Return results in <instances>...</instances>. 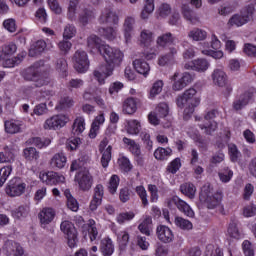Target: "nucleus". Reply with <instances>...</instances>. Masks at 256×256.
<instances>
[{
  "label": "nucleus",
  "mask_w": 256,
  "mask_h": 256,
  "mask_svg": "<svg viewBox=\"0 0 256 256\" xmlns=\"http://www.w3.org/2000/svg\"><path fill=\"white\" fill-rule=\"evenodd\" d=\"M88 47L96 49L100 55H102L106 61V65L102 68V72L95 70L93 75L98 81L99 85H105V79L113 75L115 71V65H119L123 61V52L119 49L110 47L107 44H103L101 38L97 35H91L87 39Z\"/></svg>",
  "instance_id": "f257e3e1"
},
{
  "label": "nucleus",
  "mask_w": 256,
  "mask_h": 256,
  "mask_svg": "<svg viewBox=\"0 0 256 256\" xmlns=\"http://www.w3.org/2000/svg\"><path fill=\"white\" fill-rule=\"evenodd\" d=\"M195 95H197V90L190 88L176 99L177 107L184 109L185 115H193V113H195V107H199L201 99L195 97Z\"/></svg>",
  "instance_id": "f03ea898"
},
{
  "label": "nucleus",
  "mask_w": 256,
  "mask_h": 256,
  "mask_svg": "<svg viewBox=\"0 0 256 256\" xmlns=\"http://www.w3.org/2000/svg\"><path fill=\"white\" fill-rule=\"evenodd\" d=\"M199 200L201 203H204L208 209H215V207H219L223 201V192H213V186H211V184H205L200 190Z\"/></svg>",
  "instance_id": "7ed1b4c3"
},
{
  "label": "nucleus",
  "mask_w": 256,
  "mask_h": 256,
  "mask_svg": "<svg viewBox=\"0 0 256 256\" xmlns=\"http://www.w3.org/2000/svg\"><path fill=\"white\" fill-rule=\"evenodd\" d=\"M22 77L25 81H33L35 83V87L49 85V81H51L48 76L41 75V68H39V64L37 63L22 71Z\"/></svg>",
  "instance_id": "20e7f679"
},
{
  "label": "nucleus",
  "mask_w": 256,
  "mask_h": 256,
  "mask_svg": "<svg viewBox=\"0 0 256 256\" xmlns=\"http://www.w3.org/2000/svg\"><path fill=\"white\" fill-rule=\"evenodd\" d=\"M255 13V5L249 4L242 8L240 14H234L228 21L229 27H243L247 25L249 21L253 20V14Z\"/></svg>",
  "instance_id": "39448f33"
},
{
  "label": "nucleus",
  "mask_w": 256,
  "mask_h": 256,
  "mask_svg": "<svg viewBox=\"0 0 256 256\" xmlns=\"http://www.w3.org/2000/svg\"><path fill=\"white\" fill-rule=\"evenodd\" d=\"M26 189L27 184L23 179L14 177L8 182L5 188V193L8 197H21V195L25 193Z\"/></svg>",
  "instance_id": "423d86ee"
},
{
  "label": "nucleus",
  "mask_w": 256,
  "mask_h": 256,
  "mask_svg": "<svg viewBox=\"0 0 256 256\" xmlns=\"http://www.w3.org/2000/svg\"><path fill=\"white\" fill-rule=\"evenodd\" d=\"M219 115V111H217V109H213L208 111L205 116V123H201L198 125V127H200V129L206 133V135H212L213 133H215V131H217V127L218 124L215 120L217 116Z\"/></svg>",
  "instance_id": "0eeeda50"
},
{
  "label": "nucleus",
  "mask_w": 256,
  "mask_h": 256,
  "mask_svg": "<svg viewBox=\"0 0 256 256\" xmlns=\"http://www.w3.org/2000/svg\"><path fill=\"white\" fill-rule=\"evenodd\" d=\"M74 181L80 191H90L91 187H93V175L89 170H81L76 173Z\"/></svg>",
  "instance_id": "6e6552de"
},
{
  "label": "nucleus",
  "mask_w": 256,
  "mask_h": 256,
  "mask_svg": "<svg viewBox=\"0 0 256 256\" xmlns=\"http://www.w3.org/2000/svg\"><path fill=\"white\" fill-rule=\"evenodd\" d=\"M74 69L78 73H87L89 71V57L87 52L83 50H78L74 54Z\"/></svg>",
  "instance_id": "1a4fd4ad"
},
{
  "label": "nucleus",
  "mask_w": 256,
  "mask_h": 256,
  "mask_svg": "<svg viewBox=\"0 0 256 256\" xmlns=\"http://www.w3.org/2000/svg\"><path fill=\"white\" fill-rule=\"evenodd\" d=\"M60 229L67 236L68 246L73 249L77 245V230H75V226L69 221H64L61 223Z\"/></svg>",
  "instance_id": "9d476101"
},
{
  "label": "nucleus",
  "mask_w": 256,
  "mask_h": 256,
  "mask_svg": "<svg viewBox=\"0 0 256 256\" xmlns=\"http://www.w3.org/2000/svg\"><path fill=\"white\" fill-rule=\"evenodd\" d=\"M171 79L174 82L172 85L173 91H183L193 81V76L188 72H184L179 78V72H176Z\"/></svg>",
  "instance_id": "9b49d317"
},
{
  "label": "nucleus",
  "mask_w": 256,
  "mask_h": 256,
  "mask_svg": "<svg viewBox=\"0 0 256 256\" xmlns=\"http://www.w3.org/2000/svg\"><path fill=\"white\" fill-rule=\"evenodd\" d=\"M40 180L50 186L61 185V183H65V176L54 171L41 172Z\"/></svg>",
  "instance_id": "f8f14e48"
},
{
  "label": "nucleus",
  "mask_w": 256,
  "mask_h": 256,
  "mask_svg": "<svg viewBox=\"0 0 256 256\" xmlns=\"http://www.w3.org/2000/svg\"><path fill=\"white\" fill-rule=\"evenodd\" d=\"M211 47L214 50L204 49L202 50V55L213 57V59H222L223 51L219 50L221 49V40H219L215 34H213L211 38Z\"/></svg>",
  "instance_id": "ddd939ff"
},
{
  "label": "nucleus",
  "mask_w": 256,
  "mask_h": 256,
  "mask_svg": "<svg viewBox=\"0 0 256 256\" xmlns=\"http://www.w3.org/2000/svg\"><path fill=\"white\" fill-rule=\"evenodd\" d=\"M65 125H67V117L65 115H55L45 121L44 129H53L55 131L65 127Z\"/></svg>",
  "instance_id": "4468645a"
},
{
  "label": "nucleus",
  "mask_w": 256,
  "mask_h": 256,
  "mask_svg": "<svg viewBox=\"0 0 256 256\" xmlns=\"http://www.w3.org/2000/svg\"><path fill=\"white\" fill-rule=\"evenodd\" d=\"M143 94H139V98L129 97L123 102L122 111L125 115H133L137 112V105L141 103Z\"/></svg>",
  "instance_id": "2eb2a0df"
},
{
  "label": "nucleus",
  "mask_w": 256,
  "mask_h": 256,
  "mask_svg": "<svg viewBox=\"0 0 256 256\" xmlns=\"http://www.w3.org/2000/svg\"><path fill=\"white\" fill-rule=\"evenodd\" d=\"M156 235L161 243H173V239H175L173 230L165 225H160L156 228Z\"/></svg>",
  "instance_id": "dca6fc26"
},
{
  "label": "nucleus",
  "mask_w": 256,
  "mask_h": 256,
  "mask_svg": "<svg viewBox=\"0 0 256 256\" xmlns=\"http://www.w3.org/2000/svg\"><path fill=\"white\" fill-rule=\"evenodd\" d=\"M105 147H107V141L102 140L99 145V151L102 153L100 163L104 169H107L109 167V163H111V153L113 151V147L111 145H109L106 149Z\"/></svg>",
  "instance_id": "f3484780"
},
{
  "label": "nucleus",
  "mask_w": 256,
  "mask_h": 256,
  "mask_svg": "<svg viewBox=\"0 0 256 256\" xmlns=\"http://www.w3.org/2000/svg\"><path fill=\"white\" fill-rule=\"evenodd\" d=\"M253 97V91H245L242 95H240L238 98L234 100L233 109H235V111H241L243 107H246V105H249V103L253 101Z\"/></svg>",
  "instance_id": "a211bd4d"
},
{
  "label": "nucleus",
  "mask_w": 256,
  "mask_h": 256,
  "mask_svg": "<svg viewBox=\"0 0 256 256\" xmlns=\"http://www.w3.org/2000/svg\"><path fill=\"white\" fill-rule=\"evenodd\" d=\"M55 210L53 208H43L38 214V219L40 220L41 227H47L50 223H53L55 219Z\"/></svg>",
  "instance_id": "6ab92c4d"
},
{
  "label": "nucleus",
  "mask_w": 256,
  "mask_h": 256,
  "mask_svg": "<svg viewBox=\"0 0 256 256\" xmlns=\"http://www.w3.org/2000/svg\"><path fill=\"white\" fill-rule=\"evenodd\" d=\"M172 203H174L177 209H179L181 213H184V215H186L187 217H195V212L193 211V209H191V206H189L187 202L179 198V196H173Z\"/></svg>",
  "instance_id": "aec40b11"
},
{
  "label": "nucleus",
  "mask_w": 256,
  "mask_h": 256,
  "mask_svg": "<svg viewBox=\"0 0 256 256\" xmlns=\"http://www.w3.org/2000/svg\"><path fill=\"white\" fill-rule=\"evenodd\" d=\"M185 69H191L192 71L203 72L209 69V62L206 59L199 58L194 61L188 62L184 65Z\"/></svg>",
  "instance_id": "412c9836"
},
{
  "label": "nucleus",
  "mask_w": 256,
  "mask_h": 256,
  "mask_svg": "<svg viewBox=\"0 0 256 256\" xmlns=\"http://www.w3.org/2000/svg\"><path fill=\"white\" fill-rule=\"evenodd\" d=\"M100 23H110L112 25L119 24V16L117 13L111 11V9H104L99 18Z\"/></svg>",
  "instance_id": "4be33fe9"
},
{
  "label": "nucleus",
  "mask_w": 256,
  "mask_h": 256,
  "mask_svg": "<svg viewBox=\"0 0 256 256\" xmlns=\"http://www.w3.org/2000/svg\"><path fill=\"white\" fill-rule=\"evenodd\" d=\"M29 213H31V208L27 204H22L11 210L13 219H17L18 221L27 219V217H29Z\"/></svg>",
  "instance_id": "5701e85b"
},
{
  "label": "nucleus",
  "mask_w": 256,
  "mask_h": 256,
  "mask_svg": "<svg viewBox=\"0 0 256 256\" xmlns=\"http://www.w3.org/2000/svg\"><path fill=\"white\" fill-rule=\"evenodd\" d=\"M21 127H23V122L21 120H6L4 122V129L6 133L10 135H15L21 133Z\"/></svg>",
  "instance_id": "b1692460"
},
{
  "label": "nucleus",
  "mask_w": 256,
  "mask_h": 256,
  "mask_svg": "<svg viewBox=\"0 0 256 256\" xmlns=\"http://www.w3.org/2000/svg\"><path fill=\"white\" fill-rule=\"evenodd\" d=\"M17 53V44L14 42H9L7 44H4L0 48V63L2 61H5L7 57H11L12 55H15Z\"/></svg>",
  "instance_id": "393cba45"
},
{
  "label": "nucleus",
  "mask_w": 256,
  "mask_h": 256,
  "mask_svg": "<svg viewBox=\"0 0 256 256\" xmlns=\"http://www.w3.org/2000/svg\"><path fill=\"white\" fill-rule=\"evenodd\" d=\"M100 251L103 256L113 255V253H115V245H113V240H111L109 237L103 238L100 242Z\"/></svg>",
  "instance_id": "a878e982"
},
{
  "label": "nucleus",
  "mask_w": 256,
  "mask_h": 256,
  "mask_svg": "<svg viewBox=\"0 0 256 256\" xmlns=\"http://www.w3.org/2000/svg\"><path fill=\"white\" fill-rule=\"evenodd\" d=\"M133 67L137 73L143 75L144 77H147V75H149V71H151V66H149V63L141 58L133 61Z\"/></svg>",
  "instance_id": "bb28decb"
},
{
  "label": "nucleus",
  "mask_w": 256,
  "mask_h": 256,
  "mask_svg": "<svg viewBox=\"0 0 256 256\" xmlns=\"http://www.w3.org/2000/svg\"><path fill=\"white\" fill-rule=\"evenodd\" d=\"M105 123V114L101 113L96 116L91 124L89 137L90 139H95L97 137V131H99V127Z\"/></svg>",
  "instance_id": "cd10ccee"
},
{
  "label": "nucleus",
  "mask_w": 256,
  "mask_h": 256,
  "mask_svg": "<svg viewBox=\"0 0 256 256\" xmlns=\"http://www.w3.org/2000/svg\"><path fill=\"white\" fill-rule=\"evenodd\" d=\"M6 249L7 253L13 256H23L25 254V250L23 249L21 244L13 240H9L6 243Z\"/></svg>",
  "instance_id": "c85d7f7f"
},
{
  "label": "nucleus",
  "mask_w": 256,
  "mask_h": 256,
  "mask_svg": "<svg viewBox=\"0 0 256 256\" xmlns=\"http://www.w3.org/2000/svg\"><path fill=\"white\" fill-rule=\"evenodd\" d=\"M197 192V188L195 184L191 182H185L180 185V193L188 197V199H195V193Z\"/></svg>",
  "instance_id": "c756f323"
},
{
  "label": "nucleus",
  "mask_w": 256,
  "mask_h": 256,
  "mask_svg": "<svg viewBox=\"0 0 256 256\" xmlns=\"http://www.w3.org/2000/svg\"><path fill=\"white\" fill-rule=\"evenodd\" d=\"M50 165L56 169H63L67 165V156L62 152L55 154L50 161Z\"/></svg>",
  "instance_id": "7c9ffc66"
},
{
  "label": "nucleus",
  "mask_w": 256,
  "mask_h": 256,
  "mask_svg": "<svg viewBox=\"0 0 256 256\" xmlns=\"http://www.w3.org/2000/svg\"><path fill=\"white\" fill-rule=\"evenodd\" d=\"M23 157L29 163H37L39 161V151L35 147H27L23 150Z\"/></svg>",
  "instance_id": "2f4dec72"
},
{
  "label": "nucleus",
  "mask_w": 256,
  "mask_h": 256,
  "mask_svg": "<svg viewBox=\"0 0 256 256\" xmlns=\"http://www.w3.org/2000/svg\"><path fill=\"white\" fill-rule=\"evenodd\" d=\"M212 79L218 87H225L227 85V74L223 70H214Z\"/></svg>",
  "instance_id": "473e14b6"
},
{
  "label": "nucleus",
  "mask_w": 256,
  "mask_h": 256,
  "mask_svg": "<svg viewBox=\"0 0 256 256\" xmlns=\"http://www.w3.org/2000/svg\"><path fill=\"white\" fill-rule=\"evenodd\" d=\"M133 25H135V18L127 17L124 21V37H125L126 43H129L131 41V35L133 33Z\"/></svg>",
  "instance_id": "72a5a7b5"
},
{
  "label": "nucleus",
  "mask_w": 256,
  "mask_h": 256,
  "mask_svg": "<svg viewBox=\"0 0 256 256\" xmlns=\"http://www.w3.org/2000/svg\"><path fill=\"white\" fill-rule=\"evenodd\" d=\"M174 225L181 229V231H191L193 230V222L185 219L181 216H176L174 219Z\"/></svg>",
  "instance_id": "f704fd0d"
},
{
  "label": "nucleus",
  "mask_w": 256,
  "mask_h": 256,
  "mask_svg": "<svg viewBox=\"0 0 256 256\" xmlns=\"http://www.w3.org/2000/svg\"><path fill=\"white\" fill-rule=\"evenodd\" d=\"M171 155H173V150L171 148L158 147L154 151V157L157 161H167Z\"/></svg>",
  "instance_id": "c9c22d12"
},
{
  "label": "nucleus",
  "mask_w": 256,
  "mask_h": 256,
  "mask_svg": "<svg viewBox=\"0 0 256 256\" xmlns=\"http://www.w3.org/2000/svg\"><path fill=\"white\" fill-rule=\"evenodd\" d=\"M24 59V56L21 54H18L17 56L13 58H5L1 61L2 67L5 69H11L13 67H17V65H20Z\"/></svg>",
  "instance_id": "e433bc0d"
},
{
  "label": "nucleus",
  "mask_w": 256,
  "mask_h": 256,
  "mask_svg": "<svg viewBox=\"0 0 256 256\" xmlns=\"http://www.w3.org/2000/svg\"><path fill=\"white\" fill-rule=\"evenodd\" d=\"M85 131V117L78 116L75 118L72 125V133L73 135H81Z\"/></svg>",
  "instance_id": "4c0bfd02"
},
{
  "label": "nucleus",
  "mask_w": 256,
  "mask_h": 256,
  "mask_svg": "<svg viewBox=\"0 0 256 256\" xmlns=\"http://www.w3.org/2000/svg\"><path fill=\"white\" fill-rule=\"evenodd\" d=\"M175 55H177V49L171 48L170 53L159 58L158 65H160V67H165V65L173 63V61H175Z\"/></svg>",
  "instance_id": "58836bf2"
},
{
  "label": "nucleus",
  "mask_w": 256,
  "mask_h": 256,
  "mask_svg": "<svg viewBox=\"0 0 256 256\" xmlns=\"http://www.w3.org/2000/svg\"><path fill=\"white\" fill-rule=\"evenodd\" d=\"M173 41H175V38H173V34L171 32H167L165 34H162L157 38V45L158 47H168V45H173Z\"/></svg>",
  "instance_id": "ea45409f"
},
{
  "label": "nucleus",
  "mask_w": 256,
  "mask_h": 256,
  "mask_svg": "<svg viewBox=\"0 0 256 256\" xmlns=\"http://www.w3.org/2000/svg\"><path fill=\"white\" fill-rule=\"evenodd\" d=\"M151 225H153V220L151 219V217H147L138 225V229L140 233H142V235H146V237H150Z\"/></svg>",
  "instance_id": "a19ab883"
},
{
  "label": "nucleus",
  "mask_w": 256,
  "mask_h": 256,
  "mask_svg": "<svg viewBox=\"0 0 256 256\" xmlns=\"http://www.w3.org/2000/svg\"><path fill=\"white\" fill-rule=\"evenodd\" d=\"M151 43H153V32L149 30H142L140 34L141 46L149 49V47H151Z\"/></svg>",
  "instance_id": "79ce46f5"
},
{
  "label": "nucleus",
  "mask_w": 256,
  "mask_h": 256,
  "mask_svg": "<svg viewBox=\"0 0 256 256\" xmlns=\"http://www.w3.org/2000/svg\"><path fill=\"white\" fill-rule=\"evenodd\" d=\"M121 183V178L119 175L114 174L110 177L108 182V192L110 195H115L117 193V189H119V184Z\"/></svg>",
  "instance_id": "37998d69"
},
{
  "label": "nucleus",
  "mask_w": 256,
  "mask_h": 256,
  "mask_svg": "<svg viewBox=\"0 0 256 256\" xmlns=\"http://www.w3.org/2000/svg\"><path fill=\"white\" fill-rule=\"evenodd\" d=\"M98 33L101 35V37H104V39H107L108 41H113L115 37H117V30H115L113 27H101L98 29Z\"/></svg>",
  "instance_id": "c03bdc74"
},
{
  "label": "nucleus",
  "mask_w": 256,
  "mask_h": 256,
  "mask_svg": "<svg viewBox=\"0 0 256 256\" xmlns=\"http://www.w3.org/2000/svg\"><path fill=\"white\" fill-rule=\"evenodd\" d=\"M91 19H95V13L89 8L83 9L82 12L79 14V22L82 23L84 27L85 25H88Z\"/></svg>",
  "instance_id": "a18cd8bd"
},
{
  "label": "nucleus",
  "mask_w": 256,
  "mask_h": 256,
  "mask_svg": "<svg viewBox=\"0 0 256 256\" xmlns=\"http://www.w3.org/2000/svg\"><path fill=\"white\" fill-rule=\"evenodd\" d=\"M47 48V42L45 40H38L31 47L29 53L30 55H41Z\"/></svg>",
  "instance_id": "49530a36"
},
{
  "label": "nucleus",
  "mask_w": 256,
  "mask_h": 256,
  "mask_svg": "<svg viewBox=\"0 0 256 256\" xmlns=\"http://www.w3.org/2000/svg\"><path fill=\"white\" fill-rule=\"evenodd\" d=\"M135 192L138 195L139 199L141 200L142 206L148 207L149 199H148L147 190L145 189V186L143 185L136 186Z\"/></svg>",
  "instance_id": "de8ad7c7"
},
{
  "label": "nucleus",
  "mask_w": 256,
  "mask_h": 256,
  "mask_svg": "<svg viewBox=\"0 0 256 256\" xmlns=\"http://www.w3.org/2000/svg\"><path fill=\"white\" fill-rule=\"evenodd\" d=\"M123 143H125V145H128L129 151H130V153H132V155H134V157L136 155L141 154V147L137 144V142H135V140L124 137Z\"/></svg>",
  "instance_id": "09e8293b"
},
{
  "label": "nucleus",
  "mask_w": 256,
  "mask_h": 256,
  "mask_svg": "<svg viewBox=\"0 0 256 256\" xmlns=\"http://www.w3.org/2000/svg\"><path fill=\"white\" fill-rule=\"evenodd\" d=\"M65 197L67 198V207L70 209V211L77 212L79 211V202H77V199L71 195V192L69 190H66L64 192Z\"/></svg>",
  "instance_id": "8fccbe9b"
},
{
  "label": "nucleus",
  "mask_w": 256,
  "mask_h": 256,
  "mask_svg": "<svg viewBox=\"0 0 256 256\" xmlns=\"http://www.w3.org/2000/svg\"><path fill=\"white\" fill-rule=\"evenodd\" d=\"M155 11V0H145L144 8L141 12L142 19H149V15Z\"/></svg>",
  "instance_id": "3c124183"
},
{
  "label": "nucleus",
  "mask_w": 256,
  "mask_h": 256,
  "mask_svg": "<svg viewBox=\"0 0 256 256\" xmlns=\"http://www.w3.org/2000/svg\"><path fill=\"white\" fill-rule=\"evenodd\" d=\"M118 165L123 173H129L133 170V164H131V160L126 156L118 158Z\"/></svg>",
  "instance_id": "603ef678"
},
{
  "label": "nucleus",
  "mask_w": 256,
  "mask_h": 256,
  "mask_svg": "<svg viewBox=\"0 0 256 256\" xmlns=\"http://www.w3.org/2000/svg\"><path fill=\"white\" fill-rule=\"evenodd\" d=\"M163 80H157L153 83L148 98L149 99H155V97H157V95H159L161 93V91H163Z\"/></svg>",
  "instance_id": "864d4df0"
},
{
  "label": "nucleus",
  "mask_w": 256,
  "mask_h": 256,
  "mask_svg": "<svg viewBox=\"0 0 256 256\" xmlns=\"http://www.w3.org/2000/svg\"><path fill=\"white\" fill-rule=\"evenodd\" d=\"M183 167V164L181 163V158L177 157L173 159L166 167L167 173H171V175H175L179 169Z\"/></svg>",
  "instance_id": "5fc2aeb1"
},
{
  "label": "nucleus",
  "mask_w": 256,
  "mask_h": 256,
  "mask_svg": "<svg viewBox=\"0 0 256 256\" xmlns=\"http://www.w3.org/2000/svg\"><path fill=\"white\" fill-rule=\"evenodd\" d=\"M218 177L222 183H229V181L233 179V170L225 166L224 168L220 169V171L218 172Z\"/></svg>",
  "instance_id": "6e6d98bb"
},
{
  "label": "nucleus",
  "mask_w": 256,
  "mask_h": 256,
  "mask_svg": "<svg viewBox=\"0 0 256 256\" xmlns=\"http://www.w3.org/2000/svg\"><path fill=\"white\" fill-rule=\"evenodd\" d=\"M188 37L193 39V41H204V39H207V32L205 30L195 28L189 32Z\"/></svg>",
  "instance_id": "4d7b16f0"
},
{
  "label": "nucleus",
  "mask_w": 256,
  "mask_h": 256,
  "mask_svg": "<svg viewBox=\"0 0 256 256\" xmlns=\"http://www.w3.org/2000/svg\"><path fill=\"white\" fill-rule=\"evenodd\" d=\"M11 173H13L12 165L4 166L0 169V187H3V185H5Z\"/></svg>",
  "instance_id": "13d9d810"
},
{
  "label": "nucleus",
  "mask_w": 256,
  "mask_h": 256,
  "mask_svg": "<svg viewBox=\"0 0 256 256\" xmlns=\"http://www.w3.org/2000/svg\"><path fill=\"white\" fill-rule=\"evenodd\" d=\"M31 145L37 147L38 149H43V147H49L51 145V139L49 138H41V137H33L30 139Z\"/></svg>",
  "instance_id": "bf43d9fd"
},
{
  "label": "nucleus",
  "mask_w": 256,
  "mask_h": 256,
  "mask_svg": "<svg viewBox=\"0 0 256 256\" xmlns=\"http://www.w3.org/2000/svg\"><path fill=\"white\" fill-rule=\"evenodd\" d=\"M141 131V122L137 120H129L127 122V132L129 135H139Z\"/></svg>",
  "instance_id": "052dcab7"
},
{
  "label": "nucleus",
  "mask_w": 256,
  "mask_h": 256,
  "mask_svg": "<svg viewBox=\"0 0 256 256\" xmlns=\"http://www.w3.org/2000/svg\"><path fill=\"white\" fill-rule=\"evenodd\" d=\"M227 231H228L229 237H231L232 239L239 240L243 238V234H241V232L239 231V228L237 227V224L235 223V221L230 222Z\"/></svg>",
  "instance_id": "680f3d73"
},
{
  "label": "nucleus",
  "mask_w": 256,
  "mask_h": 256,
  "mask_svg": "<svg viewBox=\"0 0 256 256\" xmlns=\"http://www.w3.org/2000/svg\"><path fill=\"white\" fill-rule=\"evenodd\" d=\"M182 15L184 19H186L187 21H190L192 25H194V23H197V18L193 16V12L191 8H189V5L187 4L182 5Z\"/></svg>",
  "instance_id": "e2e57ef3"
},
{
  "label": "nucleus",
  "mask_w": 256,
  "mask_h": 256,
  "mask_svg": "<svg viewBox=\"0 0 256 256\" xmlns=\"http://www.w3.org/2000/svg\"><path fill=\"white\" fill-rule=\"evenodd\" d=\"M156 113L158 117L164 119V117H167V115H169V105L165 102L159 103L156 107Z\"/></svg>",
  "instance_id": "0e129e2a"
},
{
  "label": "nucleus",
  "mask_w": 256,
  "mask_h": 256,
  "mask_svg": "<svg viewBox=\"0 0 256 256\" xmlns=\"http://www.w3.org/2000/svg\"><path fill=\"white\" fill-rule=\"evenodd\" d=\"M204 256H224L223 249L209 244L206 246V251Z\"/></svg>",
  "instance_id": "69168bd1"
},
{
  "label": "nucleus",
  "mask_w": 256,
  "mask_h": 256,
  "mask_svg": "<svg viewBox=\"0 0 256 256\" xmlns=\"http://www.w3.org/2000/svg\"><path fill=\"white\" fill-rule=\"evenodd\" d=\"M56 69L62 73V77H67L68 64L65 58H59L56 62Z\"/></svg>",
  "instance_id": "338daca9"
},
{
  "label": "nucleus",
  "mask_w": 256,
  "mask_h": 256,
  "mask_svg": "<svg viewBox=\"0 0 256 256\" xmlns=\"http://www.w3.org/2000/svg\"><path fill=\"white\" fill-rule=\"evenodd\" d=\"M256 215V205L254 203H250L243 208V216L244 217H255Z\"/></svg>",
  "instance_id": "774afa93"
}]
</instances>
